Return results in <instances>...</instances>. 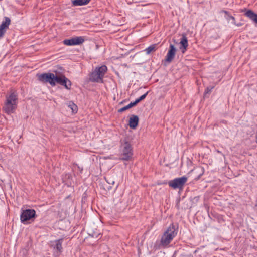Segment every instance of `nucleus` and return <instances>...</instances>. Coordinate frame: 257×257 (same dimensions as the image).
<instances>
[{
	"instance_id": "393cba45",
	"label": "nucleus",
	"mask_w": 257,
	"mask_h": 257,
	"mask_svg": "<svg viewBox=\"0 0 257 257\" xmlns=\"http://www.w3.org/2000/svg\"><path fill=\"white\" fill-rule=\"evenodd\" d=\"M89 235L90 236H91L92 237L98 238V237L100 236V233H99V234H98L97 235H96V234H95V233L91 234V233H89Z\"/></svg>"
},
{
	"instance_id": "7ed1b4c3",
	"label": "nucleus",
	"mask_w": 257,
	"mask_h": 257,
	"mask_svg": "<svg viewBox=\"0 0 257 257\" xmlns=\"http://www.w3.org/2000/svg\"><path fill=\"white\" fill-rule=\"evenodd\" d=\"M122 148V154L120 160L128 161L132 158L133 152L132 145L128 141V138L125 137L123 141H120Z\"/></svg>"
},
{
	"instance_id": "0eeeda50",
	"label": "nucleus",
	"mask_w": 257,
	"mask_h": 257,
	"mask_svg": "<svg viewBox=\"0 0 257 257\" xmlns=\"http://www.w3.org/2000/svg\"><path fill=\"white\" fill-rule=\"evenodd\" d=\"M37 80L43 83H49L52 86H55V74L52 73H37L36 74Z\"/></svg>"
},
{
	"instance_id": "f257e3e1",
	"label": "nucleus",
	"mask_w": 257,
	"mask_h": 257,
	"mask_svg": "<svg viewBox=\"0 0 257 257\" xmlns=\"http://www.w3.org/2000/svg\"><path fill=\"white\" fill-rule=\"evenodd\" d=\"M178 225L171 224L163 233L160 243L158 244H155L154 248L155 249L166 248L176 236L178 232Z\"/></svg>"
},
{
	"instance_id": "cd10ccee",
	"label": "nucleus",
	"mask_w": 257,
	"mask_h": 257,
	"mask_svg": "<svg viewBox=\"0 0 257 257\" xmlns=\"http://www.w3.org/2000/svg\"><path fill=\"white\" fill-rule=\"evenodd\" d=\"M105 179H106L105 178ZM106 180V181L107 182V183H108L109 184H114V183H115L114 181L112 180H110L109 181H108L107 180Z\"/></svg>"
},
{
	"instance_id": "6e6552de",
	"label": "nucleus",
	"mask_w": 257,
	"mask_h": 257,
	"mask_svg": "<svg viewBox=\"0 0 257 257\" xmlns=\"http://www.w3.org/2000/svg\"><path fill=\"white\" fill-rule=\"evenodd\" d=\"M85 41L83 36L74 37L70 39H65L63 43L66 46H74L82 44Z\"/></svg>"
},
{
	"instance_id": "f704fd0d",
	"label": "nucleus",
	"mask_w": 257,
	"mask_h": 257,
	"mask_svg": "<svg viewBox=\"0 0 257 257\" xmlns=\"http://www.w3.org/2000/svg\"><path fill=\"white\" fill-rule=\"evenodd\" d=\"M167 182L163 183V184H167Z\"/></svg>"
},
{
	"instance_id": "aec40b11",
	"label": "nucleus",
	"mask_w": 257,
	"mask_h": 257,
	"mask_svg": "<svg viewBox=\"0 0 257 257\" xmlns=\"http://www.w3.org/2000/svg\"><path fill=\"white\" fill-rule=\"evenodd\" d=\"M148 93L149 91H147L146 93L141 95L140 97L137 98L134 101H133L135 105L136 106L139 102L145 99L146 96H147Z\"/></svg>"
},
{
	"instance_id": "bb28decb",
	"label": "nucleus",
	"mask_w": 257,
	"mask_h": 257,
	"mask_svg": "<svg viewBox=\"0 0 257 257\" xmlns=\"http://www.w3.org/2000/svg\"><path fill=\"white\" fill-rule=\"evenodd\" d=\"M221 13H223L225 14V16H229V15H230V14L229 13V12L227 11H226V10H221Z\"/></svg>"
},
{
	"instance_id": "c85d7f7f",
	"label": "nucleus",
	"mask_w": 257,
	"mask_h": 257,
	"mask_svg": "<svg viewBox=\"0 0 257 257\" xmlns=\"http://www.w3.org/2000/svg\"><path fill=\"white\" fill-rule=\"evenodd\" d=\"M233 24L238 27L241 26L243 25V24L241 23H236V22H235V24Z\"/></svg>"
},
{
	"instance_id": "2f4dec72",
	"label": "nucleus",
	"mask_w": 257,
	"mask_h": 257,
	"mask_svg": "<svg viewBox=\"0 0 257 257\" xmlns=\"http://www.w3.org/2000/svg\"><path fill=\"white\" fill-rule=\"evenodd\" d=\"M111 188V186H109V187H108V190H110Z\"/></svg>"
},
{
	"instance_id": "72a5a7b5",
	"label": "nucleus",
	"mask_w": 257,
	"mask_h": 257,
	"mask_svg": "<svg viewBox=\"0 0 257 257\" xmlns=\"http://www.w3.org/2000/svg\"><path fill=\"white\" fill-rule=\"evenodd\" d=\"M256 142L257 143V136L256 137Z\"/></svg>"
},
{
	"instance_id": "423d86ee",
	"label": "nucleus",
	"mask_w": 257,
	"mask_h": 257,
	"mask_svg": "<svg viewBox=\"0 0 257 257\" xmlns=\"http://www.w3.org/2000/svg\"><path fill=\"white\" fill-rule=\"evenodd\" d=\"M188 178L185 176L181 177L176 178L173 180H170L168 184L169 186L173 189H182L185 184L187 181Z\"/></svg>"
},
{
	"instance_id": "a878e982",
	"label": "nucleus",
	"mask_w": 257,
	"mask_h": 257,
	"mask_svg": "<svg viewBox=\"0 0 257 257\" xmlns=\"http://www.w3.org/2000/svg\"><path fill=\"white\" fill-rule=\"evenodd\" d=\"M199 199V196H195L194 197L193 199H192V201L193 202H197L198 201Z\"/></svg>"
},
{
	"instance_id": "39448f33",
	"label": "nucleus",
	"mask_w": 257,
	"mask_h": 257,
	"mask_svg": "<svg viewBox=\"0 0 257 257\" xmlns=\"http://www.w3.org/2000/svg\"><path fill=\"white\" fill-rule=\"evenodd\" d=\"M37 217L36 211L33 209L22 210L20 215L21 222L26 224L28 221H33Z\"/></svg>"
},
{
	"instance_id": "9b49d317",
	"label": "nucleus",
	"mask_w": 257,
	"mask_h": 257,
	"mask_svg": "<svg viewBox=\"0 0 257 257\" xmlns=\"http://www.w3.org/2000/svg\"><path fill=\"white\" fill-rule=\"evenodd\" d=\"M176 51L177 49L175 46L172 44H170L168 51L165 58V61L168 63H171L175 57Z\"/></svg>"
},
{
	"instance_id": "f8f14e48",
	"label": "nucleus",
	"mask_w": 257,
	"mask_h": 257,
	"mask_svg": "<svg viewBox=\"0 0 257 257\" xmlns=\"http://www.w3.org/2000/svg\"><path fill=\"white\" fill-rule=\"evenodd\" d=\"M179 44H180L179 49L182 53H184L188 46V41L185 33L182 34Z\"/></svg>"
},
{
	"instance_id": "1a4fd4ad",
	"label": "nucleus",
	"mask_w": 257,
	"mask_h": 257,
	"mask_svg": "<svg viewBox=\"0 0 257 257\" xmlns=\"http://www.w3.org/2000/svg\"><path fill=\"white\" fill-rule=\"evenodd\" d=\"M63 238H60L54 240L53 243L54 244L51 245V247L54 250L53 254L56 257L59 256L63 252L62 242Z\"/></svg>"
},
{
	"instance_id": "6ab92c4d",
	"label": "nucleus",
	"mask_w": 257,
	"mask_h": 257,
	"mask_svg": "<svg viewBox=\"0 0 257 257\" xmlns=\"http://www.w3.org/2000/svg\"><path fill=\"white\" fill-rule=\"evenodd\" d=\"M136 105H135V104L133 102H131L130 104H128L127 105L119 109L118 110L117 112L118 113H122L125 111H126V110H128L131 108H132L133 107H134Z\"/></svg>"
},
{
	"instance_id": "4468645a",
	"label": "nucleus",
	"mask_w": 257,
	"mask_h": 257,
	"mask_svg": "<svg viewBox=\"0 0 257 257\" xmlns=\"http://www.w3.org/2000/svg\"><path fill=\"white\" fill-rule=\"evenodd\" d=\"M139 118L137 115H132L129 119L128 125L132 129H135L138 125Z\"/></svg>"
},
{
	"instance_id": "f3484780",
	"label": "nucleus",
	"mask_w": 257,
	"mask_h": 257,
	"mask_svg": "<svg viewBox=\"0 0 257 257\" xmlns=\"http://www.w3.org/2000/svg\"><path fill=\"white\" fill-rule=\"evenodd\" d=\"M60 85L64 86V88L67 90H70L72 83L71 81L66 77Z\"/></svg>"
},
{
	"instance_id": "412c9836",
	"label": "nucleus",
	"mask_w": 257,
	"mask_h": 257,
	"mask_svg": "<svg viewBox=\"0 0 257 257\" xmlns=\"http://www.w3.org/2000/svg\"><path fill=\"white\" fill-rule=\"evenodd\" d=\"M68 107L72 110L73 113H76L78 111L77 106L72 101L69 102Z\"/></svg>"
},
{
	"instance_id": "2eb2a0df",
	"label": "nucleus",
	"mask_w": 257,
	"mask_h": 257,
	"mask_svg": "<svg viewBox=\"0 0 257 257\" xmlns=\"http://www.w3.org/2000/svg\"><path fill=\"white\" fill-rule=\"evenodd\" d=\"M91 0H72L73 6H83L88 4Z\"/></svg>"
},
{
	"instance_id": "4be33fe9",
	"label": "nucleus",
	"mask_w": 257,
	"mask_h": 257,
	"mask_svg": "<svg viewBox=\"0 0 257 257\" xmlns=\"http://www.w3.org/2000/svg\"><path fill=\"white\" fill-rule=\"evenodd\" d=\"M197 172L199 173V174L194 178V180L195 181H197L200 179V177L203 175L204 172V170L203 168H199L197 170Z\"/></svg>"
},
{
	"instance_id": "5701e85b",
	"label": "nucleus",
	"mask_w": 257,
	"mask_h": 257,
	"mask_svg": "<svg viewBox=\"0 0 257 257\" xmlns=\"http://www.w3.org/2000/svg\"><path fill=\"white\" fill-rule=\"evenodd\" d=\"M214 88V86H208L207 87L204 91V97H208V94H209L211 92L212 90Z\"/></svg>"
},
{
	"instance_id": "9d476101",
	"label": "nucleus",
	"mask_w": 257,
	"mask_h": 257,
	"mask_svg": "<svg viewBox=\"0 0 257 257\" xmlns=\"http://www.w3.org/2000/svg\"><path fill=\"white\" fill-rule=\"evenodd\" d=\"M10 24V18L8 17H4V20L0 25V39L4 37Z\"/></svg>"
},
{
	"instance_id": "b1692460",
	"label": "nucleus",
	"mask_w": 257,
	"mask_h": 257,
	"mask_svg": "<svg viewBox=\"0 0 257 257\" xmlns=\"http://www.w3.org/2000/svg\"><path fill=\"white\" fill-rule=\"evenodd\" d=\"M224 17L228 21H229L230 20H231V23L232 24H235V19L233 16H231V15H229V16H225Z\"/></svg>"
},
{
	"instance_id": "c756f323",
	"label": "nucleus",
	"mask_w": 257,
	"mask_h": 257,
	"mask_svg": "<svg viewBox=\"0 0 257 257\" xmlns=\"http://www.w3.org/2000/svg\"><path fill=\"white\" fill-rule=\"evenodd\" d=\"M126 102V100H123V101H122L121 102H120L119 103V105H121V104H123L124 102Z\"/></svg>"
},
{
	"instance_id": "ddd939ff",
	"label": "nucleus",
	"mask_w": 257,
	"mask_h": 257,
	"mask_svg": "<svg viewBox=\"0 0 257 257\" xmlns=\"http://www.w3.org/2000/svg\"><path fill=\"white\" fill-rule=\"evenodd\" d=\"M245 12L244 15L257 24V14L250 9H244L241 10V12Z\"/></svg>"
},
{
	"instance_id": "7c9ffc66",
	"label": "nucleus",
	"mask_w": 257,
	"mask_h": 257,
	"mask_svg": "<svg viewBox=\"0 0 257 257\" xmlns=\"http://www.w3.org/2000/svg\"><path fill=\"white\" fill-rule=\"evenodd\" d=\"M65 176H66V177H68V178H69L70 177V174H66Z\"/></svg>"
},
{
	"instance_id": "a211bd4d",
	"label": "nucleus",
	"mask_w": 257,
	"mask_h": 257,
	"mask_svg": "<svg viewBox=\"0 0 257 257\" xmlns=\"http://www.w3.org/2000/svg\"><path fill=\"white\" fill-rule=\"evenodd\" d=\"M157 49V44H154L150 45L148 48H146L144 50V51L146 52L147 54H149L152 52H154Z\"/></svg>"
},
{
	"instance_id": "dca6fc26",
	"label": "nucleus",
	"mask_w": 257,
	"mask_h": 257,
	"mask_svg": "<svg viewBox=\"0 0 257 257\" xmlns=\"http://www.w3.org/2000/svg\"><path fill=\"white\" fill-rule=\"evenodd\" d=\"M66 77L64 74H60L59 75H55L54 77V83L55 86L56 85V83H58L59 84H61L62 81L66 79Z\"/></svg>"
},
{
	"instance_id": "473e14b6",
	"label": "nucleus",
	"mask_w": 257,
	"mask_h": 257,
	"mask_svg": "<svg viewBox=\"0 0 257 257\" xmlns=\"http://www.w3.org/2000/svg\"><path fill=\"white\" fill-rule=\"evenodd\" d=\"M174 40V42L176 43H177V42H176V40Z\"/></svg>"
},
{
	"instance_id": "f03ea898",
	"label": "nucleus",
	"mask_w": 257,
	"mask_h": 257,
	"mask_svg": "<svg viewBox=\"0 0 257 257\" xmlns=\"http://www.w3.org/2000/svg\"><path fill=\"white\" fill-rule=\"evenodd\" d=\"M17 94L14 92H11L9 95L6 96V100L3 109L7 114L14 113L17 108Z\"/></svg>"
},
{
	"instance_id": "20e7f679",
	"label": "nucleus",
	"mask_w": 257,
	"mask_h": 257,
	"mask_svg": "<svg viewBox=\"0 0 257 257\" xmlns=\"http://www.w3.org/2000/svg\"><path fill=\"white\" fill-rule=\"evenodd\" d=\"M107 68L105 65L97 67L90 73L89 80L93 82L102 83L103 78L107 72Z\"/></svg>"
}]
</instances>
